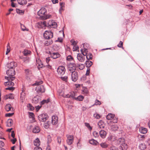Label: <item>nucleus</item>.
Instances as JSON below:
<instances>
[{
	"instance_id": "nucleus-1",
	"label": "nucleus",
	"mask_w": 150,
	"mask_h": 150,
	"mask_svg": "<svg viewBox=\"0 0 150 150\" xmlns=\"http://www.w3.org/2000/svg\"><path fill=\"white\" fill-rule=\"evenodd\" d=\"M47 10L45 8H42L38 12V15L40 16V18L42 19L45 20L51 17V15H47Z\"/></svg>"
},
{
	"instance_id": "nucleus-2",
	"label": "nucleus",
	"mask_w": 150,
	"mask_h": 150,
	"mask_svg": "<svg viewBox=\"0 0 150 150\" xmlns=\"http://www.w3.org/2000/svg\"><path fill=\"white\" fill-rule=\"evenodd\" d=\"M68 69L71 73L72 81L75 82V63H70L67 65Z\"/></svg>"
},
{
	"instance_id": "nucleus-3",
	"label": "nucleus",
	"mask_w": 150,
	"mask_h": 150,
	"mask_svg": "<svg viewBox=\"0 0 150 150\" xmlns=\"http://www.w3.org/2000/svg\"><path fill=\"white\" fill-rule=\"evenodd\" d=\"M117 144L120 145L119 147V149L121 150H126L128 146L125 143V140L123 138H120L117 141Z\"/></svg>"
},
{
	"instance_id": "nucleus-4",
	"label": "nucleus",
	"mask_w": 150,
	"mask_h": 150,
	"mask_svg": "<svg viewBox=\"0 0 150 150\" xmlns=\"http://www.w3.org/2000/svg\"><path fill=\"white\" fill-rule=\"evenodd\" d=\"M6 73L8 76H5V78L7 80H11V81H13L15 77L14 76L15 74V71L14 69H9L7 70Z\"/></svg>"
},
{
	"instance_id": "nucleus-5",
	"label": "nucleus",
	"mask_w": 150,
	"mask_h": 150,
	"mask_svg": "<svg viewBox=\"0 0 150 150\" xmlns=\"http://www.w3.org/2000/svg\"><path fill=\"white\" fill-rule=\"evenodd\" d=\"M43 82L42 81H37L35 83L33 84V86L37 85L36 88V90L38 92L43 93L45 91V89L43 85H39L42 84Z\"/></svg>"
},
{
	"instance_id": "nucleus-6",
	"label": "nucleus",
	"mask_w": 150,
	"mask_h": 150,
	"mask_svg": "<svg viewBox=\"0 0 150 150\" xmlns=\"http://www.w3.org/2000/svg\"><path fill=\"white\" fill-rule=\"evenodd\" d=\"M84 52L82 49L81 50L82 54H83V55L84 56H86V58L88 60L92 59L93 56L92 54L90 52L88 53L87 48H86L84 47Z\"/></svg>"
},
{
	"instance_id": "nucleus-7",
	"label": "nucleus",
	"mask_w": 150,
	"mask_h": 150,
	"mask_svg": "<svg viewBox=\"0 0 150 150\" xmlns=\"http://www.w3.org/2000/svg\"><path fill=\"white\" fill-rule=\"evenodd\" d=\"M43 36L45 39H49L53 37V33L50 31L46 30L43 34Z\"/></svg>"
},
{
	"instance_id": "nucleus-8",
	"label": "nucleus",
	"mask_w": 150,
	"mask_h": 150,
	"mask_svg": "<svg viewBox=\"0 0 150 150\" xmlns=\"http://www.w3.org/2000/svg\"><path fill=\"white\" fill-rule=\"evenodd\" d=\"M39 120L41 122H45L48 118V116L47 114H41L38 117Z\"/></svg>"
},
{
	"instance_id": "nucleus-9",
	"label": "nucleus",
	"mask_w": 150,
	"mask_h": 150,
	"mask_svg": "<svg viewBox=\"0 0 150 150\" xmlns=\"http://www.w3.org/2000/svg\"><path fill=\"white\" fill-rule=\"evenodd\" d=\"M57 72L58 74L60 76L63 75L65 73V69L63 66H59L57 68Z\"/></svg>"
},
{
	"instance_id": "nucleus-10",
	"label": "nucleus",
	"mask_w": 150,
	"mask_h": 150,
	"mask_svg": "<svg viewBox=\"0 0 150 150\" xmlns=\"http://www.w3.org/2000/svg\"><path fill=\"white\" fill-rule=\"evenodd\" d=\"M105 124L104 122L102 120H100L98 123V129L100 130L101 129L104 128Z\"/></svg>"
},
{
	"instance_id": "nucleus-11",
	"label": "nucleus",
	"mask_w": 150,
	"mask_h": 150,
	"mask_svg": "<svg viewBox=\"0 0 150 150\" xmlns=\"http://www.w3.org/2000/svg\"><path fill=\"white\" fill-rule=\"evenodd\" d=\"M74 138L72 135H69L67 137V143L69 145H71L73 142Z\"/></svg>"
},
{
	"instance_id": "nucleus-12",
	"label": "nucleus",
	"mask_w": 150,
	"mask_h": 150,
	"mask_svg": "<svg viewBox=\"0 0 150 150\" xmlns=\"http://www.w3.org/2000/svg\"><path fill=\"white\" fill-rule=\"evenodd\" d=\"M99 131V134L100 137L103 139L105 138L107 135L106 132L103 130H100Z\"/></svg>"
},
{
	"instance_id": "nucleus-13",
	"label": "nucleus",
	"mask_w": 150,
	"mask_h": 150,
	"mask_svg": "<svg viewBox=\"0 0 150 150\" xmlns=\"http://www.w3.org/2000/svg\"><path fill=\"white\" fill-rule=\"evenodd\" d=\"M58 118L55 115H53L52 117V125H55L58 123Z\"/></svg>"
},
{
	"instance_id": "nucleus-14",
	"label": "nucleus",
	"mask_w": 150,
	"mask_h": 150,
	"mask_svg": "<svg viewBox=\"0 0 150 150\" xmlns=\"http://www.w3.org/2000/svg\"><path fill=\"white\" fill-rule=\"evenodd\" d=\"M7 67L9 69H13L16 66V64L13 62L8 63L6 65Z\"/></svg>"
},
{
	"instance_id": "nucleus-15",
	"label": "nucleus",
	"mask_w": 150,
	"mask_h": 150,
	"mask_svg": "<svg viewBox=\"0 0 150 150\" xmlns=\"http://www.w3.org/2000/svg\"><path fill=\"white\" fill-rule=\"evenodd\" d=\"M50 54L51 57L54 59H56L59 57L60 55L58 52H53V53H50Z\"/></svg>"
},
{
	"instance_id": "nucleus-16",
	"label": "nucleus",
	"mask_w": 150,
	"mask_h": 150,
	"mask_svg": "<svg viewBox=\"0 0 150 150\" xmlns=\"http://www.w3.org/2000/svg\"><path fill=\"white\" fill-rule=\"evenodd\" d=\"M37 64H38V69H40L41 68H42L43 67H45V65L42 63L41 60H40L39 59L36 60Z\"/></svg>"
},
{
	"instance_id": "nucleus-17",
	"label": "nucleus",
	"mask_w": 150,
	"mask_h": 150,
	"mask_svg": "<svg viewBox=\"0 0 150 150\" xmlns=\"http://www.w3.org/2000/svg\"><path fill=\"white\" fill-rule=\"evenodd\" d=\"M83 54H78L77 55V58L81 62H82L84 61V57Z\"/></svg>"
},
{
	"instance_id": "nucleus-18",
	"label": "nucleus",
	"mask_w": 150,
	"mask_h": 150,
	"mask_svg": "<svg viewBox=\"0 0 150 150\" xmlns=\"http://www.w3.org/2000/svg\"><path fill=\"white\" fill-rule=\"evenodd\" d=\"M49 25L53 28H56L57 26V24L56 23L53 21H51L49 23Z\"/></svg>"
},
{
	"instance_id": "nucleus-19",
	"label": "nucleus",
	"mask_w": 150,
	"mask_h": 150,
	"mask_svg": "<svg viewBox=\"0 0 150 150\" xmlns=\"http://www.w3.org/2000/svg\"><path fill=\"white\" fill-rule=\"evenodd\" d=\"M23 54L25 56H28L30 55L31 53V52L28 50L25 49L22 52Z\"/></svg>"
},
{
	"instance_id": "nucleus-20",
	"label": "nucleus",
	"mask_w": 150,
	"mask_h": 150,
	"mask_svg": "<svg viewBox=\"0 0 150 150\" xmlns=\"http://www.w3.org/2000/svg\"><path fill=\"white\" fill-rule=\"evenodd\" d=\"M84 66L83 64H78L76 65V69H78L80 70H82L84 69Z\"/></svg>"
},
{
	"instance_id": "nucleus-21",
	"label": "nucleus",
	"mask_w": 150,
	"mask_h": 150,
	"mask_svg": "<svg viewBox=\"0 0 150 150\" xmlns=\"http://www.w3.org/2000/svg\"><path fill=\"white\" fill-rule=\"evenodd\" d=\"M89 143L90 144L93 145H96L99 144V143L96 140L93 139H92L89 141Z\"/></svg>"
},
{
	"instance_id": "nucleus-22",
	"label": "nucleus",
	"mask_w": 150,
	"mask_h": 150,
	"mask_svg": "<svg viewBox=\"0 0 150 150\" xmlns=\"http://www.w3.org/2000/svg\"><path fill=\"white\" fill-rule=\"evenodd\" d=\"M19 58L20 59L22 60L24 62L26 63L28 62H29V58L28 57H24L23 56H20Z\"/></svg>"
},
{
	"instance_id": "nucleus-23",
	"label": "nucleus",
	"mask_w": 150,
	"mask_h": 150,
	"mask_svg": "<svg viewBox=\"0 0 150 150\" xmlns=\"http://www.w3.org/2000/svg\"><path fill=\"white\" fill-rule=\"evenodd\" d=\"M39 101V98L38 96H36L34 97L33 99V103H36Z\"/></svg>"
},
{
	"instance_id": "nucleus-24",
	"label": "nucleus",
	"mask_w": 150,
	"mask_h": 150,
	"mask_svg": "<svg viewBox=\"0 0 150 150\" xmlns=\"http://www.w3.org/2000/svg\"><path fill=\"white\" fill-rule=\"evenodd\" d=\"M139 131L142 133L146 134L147 132V129L145 128L141 127L139 129Z\"/></svg>"
},
{
	"instance_id": "nucleus-25",
	"label": "nucleus",
	"mask_w": 150,
	"mask_h": 150,
	"mask_svg": "<svg viewBox=\"0 0 150 150\" xmlns=\"http://www.w3.org/2000/svg\"><path fill=\"white\" fill-rule=\"evenodd\" d=\"M34 145L38 147L40 144V141L38 138H37L36 139L34 142Z\"/></svg>"
},
{
	"instance_id": "nucleus-26",
	"label": "nucleus",
	"mask_w": 150,
	"mask_h": 150,
	"mask_svg": "<svg viewBox=\"0 0 150 150\" xmlns=\"http://www.w3.org/2000/svg\"><path fill=\"white\" fill-rule=\"evenodd\" d=\"M12 108V106L10 104H8L6 105L5 107V110L7 111H9L11 110V109Z\"/></svg>"
},
{
	"instance_id": "nucleus-27",
	"label": "nucleus",
	"mask_w": 150,
	"mask_h": 150,
	"mask_svg": "<svg viewBox=\"0 0 150 150\" xmlns=\"http://www.w3.org/2000/svg\"><path fill=\"white\" fill-rule=\"evenodd\" d=\"M17 1L18 4L21 5L25 4L27 3L26 0H17Z\"/></svg>"
},
{
	"instance_id": "nucleus-28",
	"label": "nucleus",
	"mask_w": 150,
	"mask_h": 150,
	"mask_svg": "<svg viewBox=\"0 0 150 150\" xmlns=\"http://www.w3.org/2000/svg\"><path fill=\"white\" fill-rule=\"evenodd\" d=\"M114 115L111 113L109 114L106 117V119L108 120H111L114 118Z\"/></svg>"
},
{
	"instance_id": "nucleus-29",
	"label": "nucleus",
	"mask_w": 150,
	"mask_h": 150,
	"mask_svg": "<svg viewBox=\"0 0 150 150\" xmlns=\"http://www.w3.org/2000/svg\"><path fill=\"white\" fill-rule=\"evenodd\" d=\"M39 127L37 126H35L33 130V132L34 133H38L40 132Z\"/></svg>"
},
{
	"instance_id": "nucleus-30",
	"label": "nucleus",
	"mask_w": 150,
	"mask_h": 150,
	"mask_svg": "<svg viewBox=\"0 0 150 150\" xmlns=\"http://www.w3.org/2000/svg\"><path fill=\"white\" fill-rule=\"evenodd\" d=\"M139 146V148L141 150H144L146 148V145L144 143H141L140 144Z\"/></svg>"
},
{
	"instance_id": "nucleus-31",
	"label": "nucleus",
	"mask_w": 150,
	"mask_h": 150,
	"mask_svg": "<svg viewBox=\"0 0 150 150\" xmlns=\"http://www.w3.org/2000/svg\"><path fill=\"white\" fill-rule=\"evenodd\" d=\"M13 120L12 119H9L7 122L6 126L8 127H11L12 125Z\"/></svg>"
},
{
	"instance_id": "nucleus-32",
	"label": "nucleus",
	"mask_w": 150,
	"mask_h": 150,
	"mask_svg": "<svg viewBox=\"0 0 150 150\" xmlns=\"http://www.w3.org/2000/svg\"><path fill=\"white\" fill-rule=\"evenodd\" d=\"M85 64L87 67L89 68L92 65L93 63L91 61L88 60L86 61Z\"/></svg>"
},
{
	"instance_id": "nucleus-33",
	"label": "nucleus",
	"mask_w": 150,
	"mask_h": 150,
	"mask_svg": "<svg viewBox=\"0 0 150 150\" xmlns=\"http://www.w3.org/2000/svg\"><path fill=\"white\" fill-rule=\"evenodd\" d=\"M25 71L26 73V77L27 78H28L31 74V72L28 69H25Z\"/></svg>"
},
{
	"instance_id": "nucleus-34",
	"label": "nucleus",
	"mask_w": 150,
	"mask_h": 150,
	"mask_svg": "<svg viewBox=\"0 0 150 150\" xmlns=\"http://www.w3.org/2000/svg\"><path fill=\"white\" fill-rule=\"evenodd\" d=\"M50 101V99L48 98L47 99L43 100L40 102L41 105H42L45 103H47Z\"/></svg>"
},
{
	"instance_id": "nucleus-35",
	"label": "nucleus",
	"mask_w": 150,
	"mask_h": 150,
	"mask_svg": "<svg viewBox=\"0 0 150 150\" xmlns=\"http://www.w3.org/2000/svg\"><path fill=\"white\" fill-rule=\"evenodd\" d=\"M100 146L103 148H105L108 147V144L105 142H102L100 144Z\"/></svg>"
},
{
	"instance_id": "nucleus-36",
	"label": "nucleus",
	"mask_w": 150,
	"mask_h": 150,
	"mask_svg": "<svg viewBox=\"0 0 150 150\" xmlns=\"http://www.w3.org/2000/svg\"><path fill=\"white\" fill-rule=\"evenodd\" d=\"M70 42L71 45L73 46V51H75V48H74V47H75V41L74 39H72L71 40Z\"/></svg>"
},
{
	"instance_id": "nucleus-37",
	"label": "nucleus",
	"mask_w": 150,
	"mask_h": 150,
	"mask_svg": "<svg viewBox=\"0 0 150 150\" xmlns=\"http://www.w3.org/2000/svg\"><path fill=\"white\" fill-rule=\"evenodd\" d=\"M84 98V97L82 95H80L77 98H76V100L82 101Z\"/></svg>"
},
{
	"instance_id": "nucleus-38",
	"label": "nucleus",
	"mask_w": 150,
	"mask_h": 150,
	"mask_svg": "<svg viewBox=\"0 0 150 150\" xmlns=\"http://www.w3.org/2000/svg\"><path fill=\"white\" fill-rule=\"evenodd\" d=\"M21 30L23 31H28V29L26 28L25 26L21 24Z\"/></svg>"
},
{
	"instance_id": "nucleus-39",
	"label": "nucleus",
	"mask_w": 150,
	"mask_h": 150,
	"mask_svg": "<svg viewBox=\"0 0 150 150\" xmlns=\"http://www.w3.org/2000/svg\"><path fill=\"white\" fill-rule=\"evenodd\" d=\"M74 94L71 93L70 95H67V97L71 98L73 99H75V94L74 92H73Z\"/></svg>"
},
{
	"instance_id": "nucleus-40",
	"label": "nucleus",
	"mask_w": 150,
	"mask_h": 150,
	"mask_svg": "<svg viewBox=\"0 0 150 150\" xmlns=\"http://www.w3.org/2000/svg\"><path fill=\"white\" fill-rule=\"evenodd\" d=\"M16 11L17 13L20 14L21 15L23 14L24 13V11L22 10H21L18 9H16Z\"/></svg>"
},
{
	"instance_id": "nucleus-41",
	"label": "nucleus",
	"mask_w": 150,
	"mask_h": 150,
	"mask_svg": "<svg viewBox=\"0 0 150 150\" xmlns=\"http://www.w3.org/2000/svg\"><path fill=\"white\" fill-rule=\"evenodd\" d=\"M118 127L116 125H114L111 126V129L112 130L115 131L117 130Z\"/></svg>"
},
{
	"instance_id": "nucleus-42",
	"label": "nucleus",
	"mask_w": 150,
	"mask_h": 150,
	"mask_svg": "<svg viewBox=\"0 0 150 150\" xmlns=\"http://www.w3.org/2000/svg\"><path fill=\"white\" fill-rule=\"evenodd\" d=\"M7 51L6 53V54L7 55L8 53L9 52L10 50V44L8 43L7 45Z\"/></svg>"
},
{
	"instance_id": "nucleus-43",
	"label": "nucleus",
	"mask_w": 150,
	"mask_h": 150,
	"mask_svg": "<svg viewBox=\"0 0 150 150\" xmlns=\"http://www.w3.org/2000/svg\"><path fill=\"white\" fill-rule=\"evenodd\" d=\"M52 42L53 41L52 40H51V41H47L45 42V45L46 46H48L50 45L51 44H52Z\"/></svg>"
},
{
	"instance_id": "nucleus-44",
	"label": "nucleus",
	"mask_w": 150,
	"mask_h": 150,
	"mask_svg": "<svg viewBox=\"0 0 150 150\" xmlns=\"http://www.w3.org/2000/svg\"><path fill=\"white\" fill-rule=\"evenodd\" d=\"M93 135L94 137L95 138L98 137L99 136V134L97 132L95 131L93 132Z\"/></svg>"
},
{
	"instance_id": "nucleus-45",
	"label": "nucleus",
	"mask_w": 150,
	"mask_h": 150,
	"mask_svg": "<svg viewBox=\"0 0 150 150\" xmlns=\"http://www.w3.org/2000/svg\"><path fill=\"white\" fill-rule=\"evenodd\" d=\"M50 123L48 121L46 123H45L44 124V127L46 129L48 128L49 126Z\"/></svg>"
},
{
	"instance_id": "nucleus-46",
	"label": "nucleus",
	"mask_w": 150,
	"mask_h": 150,
	"mask_svg": "<svg viewBox=\"0 0 150 150\" xmlns=\"http://www.w3.org/2000/svg\"><path fill=\"white\" fill-rule=\"evenodd\" d=\"M85 125L89 130H91L92 129V128L90 126L89 124L88 123L85 122Z\"/></svg>"
},
{
	"instance_id": "nucleus-47",
	"label": "nucleus",
	"mask_w": 150,
	"mask_h": 150,
	"mask_svg": "<svg viewBox=\"0 0 150 150\" xmlns=\"http://www.w3.org/2000/svg\"><path fill=\"white\" fill-rule=\"evenodd\" d=\"M66 60L69 61H71L73 60V58L71 55H69L67 57Z\"/></svg>"
},
{
	"instance_id": "nucleus-48",
	"label": "nucleus",
	"mask_w": 150,
	"mask_h": 150,
	"mask_svg": "<svg viewBox=\"0 0 150 150\" xmlns=\"http://www.w3.org/2000/svg\"><path fill=\"white\" fill-rule=\"evenodd\" d=\"M61 79L62 80L66 81H67V76H61L60 77Z\"/></svg>"
},
{
	"instance_id": "nucleus-49",
	"label": "nucleus",
	"mask_w": 150,
	"mask_h": 150,
	"mask_svg": "<svg viewBox=\"0 0 150 150\" xmlns=\"http://www.w3.org/2000/svg\"><path fill=\"white\" fill-rule=\"evenodd\" d=\"M122 45V42L121 41H120L119 42V44L117 45V47L120 48H122L123 49V47Z\"/></svg>"
},
{
	"instance_id": "nucleus-50",
	"label": "nucleus",
	"mask_w": 150,
	"mask_h": 150,
	"mask_svg": "<svg viewBox=\"0 0 150 150\" xmlns=\"http://www.w3.org/2000/svg\"><path fill=\"white\" fill-rule=\"evenodd\" d=\"M93 116L94 117L97 119H98L100 117V116L98 114L95 113L94 114Z\"/></svg>"
},
{
	"instance_id": "nucleus-51",
	"label": "nucleus",
	"mask_w": 150,
	"mask_h": 150,
	"mask_svg": "<svg viewBox=\"0 0 150 150\" xmlns=\"http://www.w3.org/2000/svg\"><path fill=\"white\" fill-rule=\"evenodd\" d=\"M101 104V102L99 100H96V101H95V103L94 104V105H100Z\"/></svg>"
},
{
	"instance_id": "nucleus-52",
	"label": "nucleus",
	"mask_w": 150,
	"mask_h": 150,
	"mask_svg": "<svg viewBox=\"0 0 150 150\" xmlns=\"http://www.w3.org/2000/svg\"><path fill=\"white\" fill-rule=\"evenodd\" d=\"M110 150H118V148L115 146H112L110 147Z\"/></svg>"
},
{
	"instance_id": "nucleus-53",
	"label": "nucleus",
	"mask_w": 150,
	"mask_h": 150,
	"mask_svg": "<svg viewBox=\"0 0 150 150\" xmlns=\"http://www.w3.org/2000/svg\"><path fill=\"white\" fill-rule=\"evenodd\" d=\"M14 114V113H6L5 115V116L7 117H10L12 116Z\"/></svg>"
},
{
	"instance_id": "nucleus-54",
	"label": "nucleus",
	"mask_w": 150,
	"mask_h": 150,
	"mask_svg": "<svg viewBox=\"0 0 150 150\" xmlns=\"http://www.w3.org/2000/svg\"><path fill=\"white\" fill-rule=\"evenodd\" d=\"M28 105H29V108L30 110L32 111L34 110V107L32 106V105L30 104H29Z\"/></svg>"
},
{
	"instance_id": "nucleus-55",
	"label": "nucleus",
	"mask_w": 150,
	"mask_h": 150,
	"mask_svg": "<svg viewBox=\"0 0 150 150\" xmlns=\"http://www.w3.org/2000/svg\"><path fill=\"white\" fill-rule=\"evenodd\" d=\"M14 87H8V88H5V89L6 90H14Z\"/></svg>"
},
{
	"instance_id": "nucleus-56",
	"label": "nucleus",
	"mask_w": 150,
	"mask_h": 150,
	"mask_svg": "<svg viewBox=\"0 0 150 150\" xmlns=\"http://www.w3.org/2000/svg\"><path fill=\"white\" fill-rule=\"evenodd\" d=\"M8 98L11 99H13V94L11 93L9 94L8 95Z\"/></svg>"
},
{
	"instance_id": "nucleus-57",
	"label": "nucleus",
	"mask_w": 150,
	"mask_h": 150,
	"mask_svg": "<svg viewBox=\"0 0 150 150\" xmlns=\"http://www.w3.org/2000/svg\"><path fill=\"white\" fill-rule=\"evenodd\" d=\"M41 107V106H40L39 105H38L37 106H36L35 108L36 112H38L39 110V109Z\"/></svg>"
},
{
	"instance_id": "nucleus-58",
	"label": "nucleus",
	"mask_w": 150,
	"mask_h": 150,
	"mask_svg": "<svg viewBox=\"0 0 150 150\" xmlns=\"http://www.w3.org/2000/svg\"><path fill=\"white\" fill-rule=\"evenodd\" d=\"M11 80H8V81L5 82L4 83V85L5 86H10V83H9V81Z\"/></svg>"
},
{
	"instance_id": "nucleus-59",
	"label": "nucleus",
	"mask_w": 150,
	"mask_h": 150,
	"mask_svg": "<svg viewBox=\"0 0 150 150\" xmlns=\"http://www.w3.org/2000/svg\"><path fill=\"white\" fill-rule=\"evenodd\" d=\"M34 150H42V149L41 147H40L36 146L34 148Z\"/></svg>"
},
{
	"instance_id": "nucleus-60",
	"label": "nucleus",
	"mask_w": 150,
	"mask_h": 150,
	"mask_svg": "<svg viewBox=\"0 0 150 150\" xmlns=\"http://www.w3.org/2000/svg\"><path fill=\"white\" fill-rule=\"evenodd\" d=\"M59 4L60 6V7H61L63 8L64 7V2H60L59 3Z\"/></svg>"
},
{
	"instance_id": "nucleus-61",
	"label": "nucleus",
	"mask_w": 150,
	"mask_h": 150,
	"mask_svg": "<svg viewBox=\"0 0 150 150\" xmlns=\"http://www.w3.org/2000/svg\"><path fill=\"white\" fill-rule=\"evenodd\" d=\"M29 116L30 117L32 118H33L34 114L33 112H29Z\"/></svg>"
},
{
	"instance_id": "nucleus-62",
	"label": "nucleus",
	"mask_w": 150,
	"mask_h": 150,
	"mask_svg": "<svg viewBox=\"0 0 150 150\" xmlns=\"http://www.w3.org/2000/svg\"><path fill=\"white\" fill-rule=\"evenodd\" d=\"M90 73V69L88 68L87 69L86 75V76H88Z\"/></svg>"
},
{
	"instance_id": "nucleus-63",
	"label": "nucleus",
	"mask_w": 150,
	"mask_h": 150,
	"mask_svg": "<svg viewBox=\"0 0 150 150\" xmlns=\"http://www.w3.org/2000/svg\"><path fill=\"white\" fill-rule=\"evenodd\" d=\"M81 85L80 84H76V88L79 89L81 87Z\"/></svg>"
},
{
	"instance_id": "nucleus-64",
	"label": "nucleus",
	"mask_w": 150,
	"mask_h": 150,
	"mask_svg": "<svg viewBox=\"0 0 150 150\" xmlns=\"http://www.w3.org/2000/svg\"><path fill=\"white\" fill-rule=\"evenodd\" d=\"M11 80L9 81L10 85L11 87H13L14 85V83L11 81Z\"/></svg>"
}]
</instances>
